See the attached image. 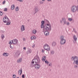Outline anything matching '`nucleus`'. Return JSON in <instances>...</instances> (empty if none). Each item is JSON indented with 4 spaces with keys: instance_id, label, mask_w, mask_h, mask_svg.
Listing matches in <instances>:
<instances>
[{
    "instance_id": "nucleus-1",
    "label": "nucleus",
    "mask_w": 78,
    "mask_h": 78,
    "mask_svg": "<svg viewBox=\"0 0 78 78\" xmlns=\"http://www.w3.org/2000/svg\"><path fill=\"white\" fill-rule=\"evenodd\" d=\"M71 59L72 61H74L73 64L78 65V57L77 56H72Z\"/></svg>"
},
{
    "instance_id": "nucleus-2",
    "label": "nucleus",
    "mask_w": 78,
    "mask_h": 78,
    "mask_svg": "<svg viewBox=\"0 0 78 78\" xmlns=\"http://www.w3.org/2000/svg\"><path fill=\"white\" fill-rule=\"evenodd\" d=\"M3 22L4 23H6V25H8L11 24V21L9 20V19L8 18V17L5 16L3 19Z\"/></svg>"
},
{
    "instance_id": "nucleus-3",
    "label": "nucleus",
    "mask_w": 78,
    "mask_h": 78,
    "mask_svg": "<svg viewBox=\"0 0 78 78\" xmlns=\"http://www.w3.org/2000/svg\"><path fill=\"white\" fill-rule=\"evenodd\" d=\"M33 61H34L35 62L36 64H38V63H39L41 61L40 58H39V56L37 55H36L35 56L34 58L33 59Z\"/></svg>"
},
{
    "instance_id": "nucleus-4",
    "label": "nucleus",
    "mask_w": 78,
    "mask_h": 78,
    "mask_svg": "<svg viewBox=\"0 0 78 78\" xmlns=\"http://www.w3.org/2000/svg\"><path fill=\"white\" fill-rule=\"evenodd\" d=\"M60 44L61 45H64V44H66V39H64V36L63 35L60 36Z\"/></svg>"
},
{
    "instance_id": "nucleus-5",
    "label": "nucleus",
    "mask_w": 78,
    "mask_h": 78,
    "mask_svg": "<svg viewBox=\"0 0 78 78\" xmlns=\"http://www.w3.org/2000/svg\"><path fill=\"white\" fill-rule=\"evenodd\" d=\"M77 10V7L75 5H73L72 7L71 11L73 12H75Z\"/></svg>"
},
{
    "instance_id": "nucleus-6",
    "label": "nucleus",
    "mask_w": 78,
    "mask_h": 78,
    "mask_svg": "<svg viewBox=\"0 0 78 78\" xmlns=\"http://www.w3.org/2000/svg\"><path fill=\"white\" fill-rule=\"evenodd\" d=\"M11 42H12V44L14 45H16L19 43V41L16 39H13L11 41Z\"/></svg>"
},
{
    "instance_id": "nucleus-7",
    "label": "nucleus",
    "mask_w": 78,
    "mask_h": 78,
    "mask_svg": "<svg viewBox=\"0 0 78 78\" xmlns=\"http://www.w3.org/2000/svg\"><path fill=\"white\" fill-rule=\"evenodd\" d=\"M44 48L47 51H49V46L47 44H45L44 46Z\"/></svg>"
},
{
    "instance_id": "nucleus-8",
    "label": "nucleus",
    "mask_w": 78,
    "mask_h": 78,
    "mask_svg": "<svg viewBox=\"0 0 78 78\" xmlns=\"http://www.w3.org/2000/svg\"><path fill=\"white\" fill-rule=\"evenodd\" d=\"M20 29L21 31L23 32V31H25V26L23 25H22L21 26Z\"/></svg>"
},
{
    "instance_id": "nucleus-9",
    "label": "nucleus",
    "mask_w": 78,
    "mask_h": 78,
    "mask_svg": "<svg viewBox=\"0 0 78 78\" xmlns=\"http://www.w3.org/2000/svg\"><path fill=\"white\" fill-rule=\"evenodd\" d=\"M10 45V47L11 48H14V45H12V42H11V41H10L9 43Z\"/></svg>"
},
{
    "instance_id": "nucleus-10",
    "label": "nucleus",
    "mask_w": 78,
    "mask_h": 78,
    "mask_svg": "<svg viewBox=\"0 0 78 78\" xmlns=\"http://www.w3.org/2000/svg\"><path fill=\"white\" fill-rule=\"evenodd\" d=\"M45 23V22L44 21H42L41 22V28H43L44 27V23Z\"/></svg>"
},
{
    "instance_id": "nucleus-11",
    "label": "nucleus",
    "mask_w": 78,
    "mask_h": 78,
    "mask_svg": "<svg viewBox=\"0 0 78 78\" xmlns=\"http://www.w3.org/2000/svg\"><path fill=\"white\" fill-rule=\"evenodd\" d=\"M40 65L38 64H36L35 65V67L36 69H39L40 68Z\"/></svg>"
},
{
    "instance_id": "nucleus-12",
    "label": "nucleus",
    "mask_w": 78,
    "mask_h": 78,
    "mask_svg": "<svg viewBox=\"0 0 78 78\" xmlns=\"http://www.w3.org/2000/svg\"><path fill=\"white\" fill-rule=\"evenodd\" d=\"M22 61V59L21 58H20L17 60V62H18V63H20V62H21Z\"/></svg>"
},
{
    "instance_id": "nucleus-13",
    "label": "nucleus",
    "mask_w": 78,
    "mask_h": 78,
    "mask_svg": "<svg viewBox=\"0 0 78 78\" xmlns=\"http://www.w3.org/2000/svg\"><path fill=\"white\" fill-rule=\"evenodd\" d=\"M30 39L31 40H35L36 39V37L35 36H33L30 37Z\"/></svg>"
},
{
    "instance_id": "nucleus-14",
    "label": "nucleus",
    "mask_w": 78,
    "mask_h": 78,
    "mask_svg": "<svg viewBox=\"0 0 78 78\" xmlns=\"http://www.w3.org/2000/svg\"><path fill=\"white\" fill-rule=\"evenodd\" d=\"M3 56H8L9 55V54L7 53H5L4 52L3 54Z\"/></svg>"
},
{
    "instance_id": "nucleus-15",
    "label": "nucleus",
    "mask_w": 78,
    "mask_h": 78,
    "mask_svg": "<svg viewBox=\"0 0 78 78\" xmlns=\"http://www.w3.org/2000/svg\"><path fill=\"white\" fill-rule=\"evenodd\" d=\"M18 72L19 75H22V69H20L19 70Z\"/></svg>"
},
{
    "instance_id": "nucleus-16",
    "label": "nucleus",
    "mask_w": 78,
    "mask_h": 78,
    "mask_svg": "<svg viewBox=\"0 0 78 78\" xmlns=\"http://www.w3.org/2000/svg\"><path fill=\"white\" fill-rule=\"evenodd\" d=\"M32 33L34 34H35L37 33V31L35 29H34L32 31Z\"/></svg>"
},
{
    "instance_id": "nucleus-17",
    "label": "nucleus",
    "mask_w": 78,
    "mask_h": 78,
    "mask_svg": "<svg viewBox=\"0 0 78 78\" xmlns=\"http://www.w3.org/2000/svg\"><path fill=\"white\" fill-rule=\"evenodd\" d=\"M73 39H74L75 42L74 43H76V40H77V38L76 37V36L74 35L73 37Z\"/></svg>"
},
{
    "instance_id": "nucleus-18",
    "label": "nucleus",
    "mask_w": 78,
    "mask_h": 78,
    "mask_svg": "<svg viewBox=\"0 0 78 78\" xmlns=\"http://www.w3.org/2000/svg\"><path fill=\"white\" fill-rule=\"evenodd\" d=\"M46 56H44V57H43L42 59V60L43 61H45V60H46Z\"/></svg>"
},
{
    "instance_id": "nucleus-19",
    "label": "nucleus",
    "mask_w": 78,
    "mask_h": 78,
    "mask_svg": "<svg viewBox=\"0 0 78 78\" xmlns=\"http://www.w3.org/2000/svg\"><path fill=\"white\" fill-rule=\"evenodd\" d=\"M14 8H15V6H14V5H12L11 6V9L12 10H13V9H14Z\"/></svg>"
},
{
    "instance_id": "nucleus-20",
    "label": "nucleus",
    "mask_w": 78,
    "mask_h": 78,
    "mask_svg": "<svg viewBox=\"0 0 78 78\" xmlns=\"http://www.w3.org/2000/svg\"><path fill=\"white\" fill-rule=\"evenodd\" d=\"M44 34L45 36H48V32L46 31L44 32Z\"/></svg>"
},
{
    "instance_id": "nucleus-21",
    "label": "nucleus",
    "mask_w": 78,
    "mask_h": 78,
    "mask_svg": "<svg viewBox=\"0 0 78 78\" xmlns=\"http://www.w3.org/2000/svg\"><path fill=\"white\" fill-rule=\"evenodd\" d=\"M56 45V42H54L52 43V45L53 47H55V45Z\"/></svg>"
},
{
    "instance_id": "nucleus-22",
    "label": "nucleus",
    "mask_w": 78,
    "mask_h": 78,
    "mask_svg": "<svg viewBox=\"0 0 78 78\" xmlns=\"http://www.w3.org/2000/svg\"><path fill=\"white\" fill-rule=\"evenodd\" d=\"M1 37L2 40H3L4 38H5V35H3V34H2L1 36Z\"/></svg>"
},
{
    "instance_id": "nucleus-23",
    "label": "nucleus",
    "mask_w": 78,
    "mask_h": 78,
    "mask_svg": "<svg viewBox=\"0 0 78 78\" xmlns=\"http://www.w3.org/2000/svg\"><path fill=\"white\" fill-rule=\"evenodd\" d=\"M15 10L16 11H19V7L18 6L16 7Z\"/></svg>"
},
{
    "instance_id": "nucleus-24",
    "label": "nucleus",
    "mask_w": 78,
    "mask_h": 78,
    "mask_svg": "<svg viewBox=\"0 0 78 78\" xmlns=\"http://www.w3.org/2000/svg\"><path fill=\"white\" fill-rule=\"evenodd\" d=\"M51 55H53V54L55 53V51H54L53 50L51 51Z\"/></svg>"
},
{
    "instance_id": "nucleus-25",
    "label": "nucleus",
    "mask_w": 78,
    "mask_h": 78,
    "mask_svg": "<svg viewBox=\"0 0 78 78\" xmlns=\"http://www.w3.org/2000/svg\"><path fill=\"white\" fill-rule=\"evenodd\" d=\"M16 1H18V2H19L20 3H22L23 2V0H16Z\"/></svg>"
},
{
    "instance_id": "nucleus-26",
    "label": "nucleus",
    "mask_w": 78,
    "mask_h": 78,
    "mask_svg": "<svg viewBox=\"0 0 78 78\" xmlns=\"http://www.w3.org/2000/svg\"><path fill=\"white\" fill-rule=\"evenodd\" d=\"M49 31H51V25L49 24Z\"/></svg>"
},
{
    "instance_id": "nucleus-27",
    "label": "nucleus",
    "mask_w": 78,
    "mask_h": 78,
    "mask_svg": "<svg viewBox=\"0 0 78 78\" xmlns=\"http://www.w3.org/2000/svg\"><path fill=\"white\" fill-rule=\"evenodd\" d=\"M12 78H16V75L15 74H13L12 76Z\"/></svg>"
},
{
    "instance_id": "nucleus-28",
    "label": "nucleus",
    "mask_w": 78,
    "mask_h": 78,
    "mask_svg": "<svg viewBox=\"0 0 78 78\" xmlns=\"http://www.w3.org/2000/svg\"><path fill=\"white\" fill-rule=\"evenodd\" d=\"M35 13H36L38 11V9L37 8H36L35 9Z\"/></svg>"
},
{
    "instance_id": "nucleus-29",
    "label": "nucleus",
    "mask_w": 78,
    "mask_h": 78,
    "mask_svg": "<svg viewBox=\"0 0 78 78\" xmlns=\"http://www.w3.org/2000/svg\"><path fill=\"white\" fill-rule=\"evenodd\" d=\"M44 62H45V64H48V61H47V60H45L44 61Z\"/></svg>"
},
{
    "instance_id": "nucleus-30",
    "label": "nucleus",
    "mask_w": 78,
    "mask_h": 78,
    "mask_svg": "<svg viewBox=\"0 0 78 78\" xmlns=\"http://www.w3.org/2000/svg\"><path fill=\"white\" fill-rule=\"evenodd\" d=\"M48 27H49V24H47L46 26L47 28H48Z\"/></svg>"
},
{
    "instance_id": "nucleus-31",
    "label": "nucleus",
    "mask_w": 78,
    "mask_h": 78,
    "mask_svg": "<svg viewBox=\"0 0 78 78\" xmlns=\"http://www.w3.org/2000/svg\"><path fill=\"white\" fill-rule=\"evenodd\" d=\"M28 51L29 53H31V49H29L28 50Z\"/></svg>"
},
{
    "instance_id": "nucleus-32",
    "label": "nucleus",
    "mask_w": 78,
    "mask_h": 78,
    "mask_svg": "<svg viewBox=\"0 0 78 78\" xmlns=\"http://www.w3.org/2000/svg\"><path fill=\"white\" fill-rule=\"evenodd\" d=\"M68 20H69V21H72V20L73 19L72 18H68Z\"/></svg>"
},
{
    "instance_id": "nucleus-33",
    "label": "nucleus",
    "mask_w": 78,
    "mask_h": 78,
    "mask_svg": "<svg viewBox=\"0 0 78 78\" xmlns=\"http://www.w3.org/2000/svg\"><path fill=\"white\" fill-rule=\"evenodd\" d=\"M66 19H65V18H62V21L63 22H64L65 21H66Z\"/></svg>"
},
{
    "instance_id": "nucleus-34",
    "label": "nucleus",
    "mask_w": 78,
    "mask_h": 78,
    "mask_svg": "<svg viewBox=\"0 0 78 78\" xmlns=\"http://www.w3.org/2000/svg\"><path fill=\"white\" fill-rule=\"evenodd\" d=\"M2 15H3V12L1 11H0V16H2Z\"/></svg>"
},
{
    "instance_id": "nucleus-35",
    "label": "nucleus",
    "mask_w": 78,
    "mask_h": 78,
    "mask_svg": "<svg viewBox=\"0 0 78 78\" xmlns=\"http://www.w3.org/2000/svg\"><path fill=\"white\" fill-rule=\"evenodd\" d=\"M17 53L18 54V55H20V51H18Z\"/></svg>"
},
{
    "instance_id": "nucleus-36",
    "label": "nucleus",
    "mask_w": 78,
    "mask_h": 78,
    "mask_svg": "<svg viewBox=\"0 0 78 78\" xmlns=\"http://www.w3.org/2000/svg\"><path fill=\"white\" fill-rule=\"evenodd\" d=\"M74 67L76 69V68H77V67H78V66H77V65H74Z\"/></svg>"
},
{
    "instance_id": "nucleus-37",
    "label": "nucleus",
    "mask_w": 78,
    "mask_h": 78,
    "mask_svg": "<svg viewBox=\"0 0 78 78\" xmlns=\"http://www.w3.org/2000/svg\"><path fill=\"white\" fill-rule=\"evenodd\" d=\"M5 3H6V1H3V2H2V4L3 5H5Z\"/></svg>"
},
{
    "instance_id": "nucleus-38",
    "label": "nucleus",
    "mask_w": 78,
    "mask_h": 78,
    "mask_svg": "<svg viewBox=\"0 0 78 78\" xmlns=\"http://www.w3.org/2000/svg\"><path fill=\"white\" fill-rule=\"evenodd\" d=\"M7 9L6 8H5L4 9V11H7Z\"/></svg>"
},
{
    "instance_id": "nucleus-39",
    "label": "nucleus",
    "mask_w": 78,
    "mask_h": 78,
    "mask_svg": "<svg viewBox=\"0 0 78 78\" xmlns=\"http://www.w3.org/2000/svg\"><path fill=\"white\" fill-rule=\"evenodd\" d=\"M22 78H25V75L23 74L22 75Z\"/></svg>"
},
{
    "instance_id": "nucleus-40",
    "label": "nucleus",
    "mask_w": 78,
    "mask_h": 78,
    "mask_svg": "<svg viewBox=\"0 0 78 78\" xmlns=\"http://www.w3.org/2000/svg\"><path fill=\"white\" fill-rule=\"evenodd\" d=\"M49 66H51V67L52 66V64H51V63H50L49 64Z\"/></svg>"
},
{
    "instance_id": "nucleus-41",
    "label": "nucleus",
    "mask_w": 78,
    "mask_h": 78,
    "mask_svg": "<svg viewBox=\"0 0 78 78\" xmlns=\"http://www.w3.org/2000/svg\"><path fill=\"white\" fill-rule=\"evenodd\" d=\"M33 48L35 47V44H34L32 46Z\"/></svg>"
},
{
    "instance_id": "nucleus-42",
    "label": "nucleus",
    "mask_w": 78,
    "mask_h": 78,
    "mask_svg": "<svg viewBox=\"0 0 78 78\" xmlns=\"http://www.w3.org/2000/svg\"><path fill=\"white\" fill-rule=\"evenodd\" d=\"M23 50H26V47H24L23 48Z\"/></svg>"
},
{
    "instance_id": "nucleus-43",
    "label": "nucleus",
    "mask_w": 78,
    "mask_h": 78,
    "mask_svg": "<svg viewBox=\"0 0 78 78\" xmlns=\"http://www.w3.org/2000/svg\"><path fill=\"white\" fill-rule=\"evenodd\" d=\"M42 53H44V50H42Z\"/></svg>"
},
{
    "instance_id": "nucleus-44",
    "label": "nucleus",
    "mask_w": 78,
    "mask_h": 78,
    "mask_svg": "<svg viewBox=\"0 0 78 78\" xmlns=\"http://www.w3.org/2000/svg\"><path fill=\"white\" fill-rule=\"evenodd\" d=\"M64 22V24H66V21H65Z\"/></svg>"
},
{
    "instance_id": "nucleus-45",
    "label": "nucleus",
    "mask_w": 78,
    "mask_h": 78,
    "mask_svg": "<svg viewBox=\"0 0 78 78\" xmlns=\"http://www.w3.org/2000/svg\"><path fill=\"white\" fill-rule=\"evenodd\" d=\"M67 25H69V22H68L67 23Z\"/></svg>"
},
{
    "instance_id": "nucleus-46",
    "label": "nucleus",
    "mask_w": 78,
    "mask_h": 78,
    "mask_svg": "<svg viewBox=\"0 0 78 78\" xmlns=\"http://www.w3.org/2000/svg\"><path fill=\"white\" fill-rule=\"evenodd\" d=\"M43 3H44L43 2H40V4H43Z\"/></svg>"
},
{
    "instance_id": "nucleus-47",
    "label": "nucleus",
    "mask_w": 78,
    "mask_h": 78,
    "mask_svg": "<svg viewBox=\"0 0 78 78\" xmlns=\"http://www.w3.org/2000/svg\"><path fill=\"white\" fill-rule=\"evenodd\" d=\"M34 61H33H33L32 62V63L33 64H34Z\"/></svg>"
},
{
    "instance_id": "nucleus-48",
    "label": "nucleus",
    "mask_w": 78,
    "mask_h": 78,
    "mask_svg": "<svg viewBox=\"0 0 78 78\" xmlns=\"http://www.w3.org/2000/svg\"><path fill=\"white\" fill-rule=\"evenodd\" d=\"M50 48L49 47V51H50Z\"/></svg>"
},
{
    "instance_id": "nucleus-49",
    "label": "nucleus",
    "mask_w": 78,
    "mask_h": 78,
    "mask_svg": "<svg viewBox=\"0 0 78 78\" xmlns=\"http://www.w3.org/2000/svg\"><path fill=\"white\" fill-rule=\"evenodd\" d=\"M77 8H78V9H77V11L78 12V6H77Z\"/></svg>"
},
{
    "instance_id": "nucleus-50",
    "label": "nucleus",
    "mask_w": 78,
    "mask_h": 78,
    "mask_svg": "<svg viewBox=\"0 0 78 78\" xmlns=\"http://www.w3.org/2000/svg\"><path fill=\"white\" fill-rule=\"evenodd\" d=\"M60 22L61 23H62V21H60Z\"/></svg>"
},
{
    "instance_id": "nucleus-51",
    "label": "nucleus",
    "mask_w": 78,
    "mask_h": 78,
    "mask_svg": "<svg viewBox=\"0 0 78 78\" xmlns=\"http://www.w3.org/2000/svg\"><path fill=\"white\" fill-rule=\"evenodd\" d=\"M42 1H45V0H42Z\"/></svg>"
},
{
    "instance_id": "nucleus-52",
    "label": "nucleus",
    "mask_w": 78,
    "mask_h": 78,
    "mask_svg": "<svg viewBox=\"0 0 78 78\" xmlns=\"http://www.w3.org/2000/svg\"><path fill=\"white\" fill-rule=\"evenodd\" d=\"M75 33H76V31H75Z\"/></svg>"
},
{
    "instance_id": "nucleus-53",
    "label": "nucleus",
    "mask_w": 78,
    "mask_h": 78,
    "mask_svg": "<svg viewBox=\"0 0 78 78\" xmlns=\"http://www.w3.org/2000/svg\"><path fill=\"white\" fill-rule=\"evenodd\" d=\"M51 1V0H49V1Z\"/></svg>"
},
{
    "instance_id": "nucleus-54",
    "label": "nucleus",
    "mask_w": 78,
    "mask_h": 78,
    "mask_svg": "<svg viewBox=\"0 0 78 78\" xmlns=\"http://www.w3.org/2000/svg\"><path fill=\"white\" fill-rule=\"evenodd\" d=\"M50 71H51V69H50Z\"/></svg>"
},
{
    "instance_id": "nucleus-55",
    "label": "nucleus",
    "mask_w": 78,
    "mask_h": 78,
    "mask_svg": "<svg viewBox=\"0 0 78 78\" xmlns=\"http://www.w3.org/2000/svg\"><path fill=\"white\" fill-rule=\"evenodd\" d=\"M48 1H49V0H48Z\"/></svg>"
},
{
    "instance_id": "nucleus-56",
    "label": "nucleus",
    "mask_w": 78,
    "mask_h": 78,
    "mask_svg": "<svg viewBox=\"0 0 78 78\" xmlns=\"http://www.w3.org/2000/svg\"><path fill=\"white\" fill-rule=\"evenodd\" d=\"M73 30H75V29H73Z\"/></svg>"
}]
</instances>
